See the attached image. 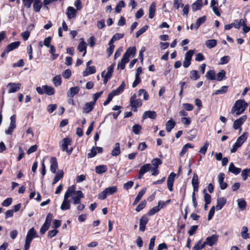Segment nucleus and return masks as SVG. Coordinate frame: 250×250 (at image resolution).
<instances>
[{"label": "nucleus", "instance_id": "obj_1", "mask_svg": "<svg viewBox=\"0 0 250 250\" xmlns=\"http://www.w3.org/2000/svg\"><path fill=\"white\" fill-rule=\"evenodd\" d=\"M76 186L74 185L68 188L61 205L60 208L62 210H66L70 208L71 201L69 200L70 197L72 198V203L74 205L81 203V199L84 198V195L81 190H76Z\"/></svg>", "mask_w": 250, "mask_h": 250}, {"label": "nucleus", "instance_id": "obj_2", "mask_svg": "<svg viewBox=\"0 0 250 250\" xmlns=\"http://www.w3.org/2000/svg\"><path fill=\"white\" fill-rule=\"evenodd\" d=\"M248 104L243 100H238L235 103L234 105L231 109V113H235L236 115H239L245 110Z\"/></svg>", "mask_w": 250, "mask_h": 250}, {"label": "nucleus", "instance_id": "obj_3", "mask_svg": "<svg viewBox=\"0 0 250 250\" xmlns=\"http://www.w3.org/2000/svg\"><path fill=\"white\" fill-rule=\"evenodd\" d=\"M248 137V133L244 132L242 135L239 136L236 143L233 145L230 149L231 153H234L236 151L238 148L240 147L245 142Z\"/></svg>", "mask_w": 250, "mask_h": 250}, {"label": "nucleus", "instance_id": "obj_4", "mask_svg": "<svg viewBox=\"0 0 250 250\" xmlns=\"http://www.w3.org/2000/svg\"><path fill=\"white\" fill-rule=\"evenodd\" d=\"M244 23V19H241L239 21L235 20L232 23L225 25L224 29L226 30H229L233 27L239 29L241 26V24Z\"/></svg>", "mask_w": 250, "mask_h": 250}, {"label": "nucleus", "instance_id": "obj_5", "mask_svg": "<svg viewBox=\"0 0 250 250\" xmlns=\"http://www.w3.org/2000/svg\"><path fill=\"white\" fill-rule=\"evenodd\" d=\"M21 84L20 83H9L7 84L6 87L8 89V93H15L19 91L21 88Z\"/></svg>", "mask_w": 250, "mask_h": 250}, {"label": "nucleus", "instance_id": "obj_6", "mask_svg": "<svg viewBox=\"0 0 250 250\" xmlns=\"http://www.w3.org/2000/svg\"><path fill=\"white\" fill-rule=\"evenodd\" d=\"M137 96L136 94H134L130 99V105L132 108L134 107H139L142 106V100L140 99H136Z\"/></svg>", "mask_w": 250, "mask_h": 250}, {"label": "nucleus", "instance_id": "obj_7", "mask_svg": "<svg viewBox=\"0 0 250 250\" xmlns=\"http://www.w3.org/2000/svg\"><path fill=\"white\" fill-rule=\"evenodd\" d=\"M247 116L243 115L240 117L239 119L236 120L233 124V127L235 130H237L239 128H240V131L241 132L242 128H241V126L247 120Z\"/></svg>", "mask_w": 250, "mask_h": 250}, {"label": "nucleus", "instance_id": "obj_8", "mask_svg": "<svg viewBox=\"0 0 250 250\" xmlns=\"http://www.w3.org/2000/svg\"><path fill=\"white\" fill-rule=\"evenodd\" d=\"M193 55V51L192 50L188 51L185 55L183 62V66L185 68L188 67L191 64V60Z\"/></svg>", "mask_w": 250, "mask_h": 250}, {"label": "nucleus", "instance_id": "obj_9", "mask_svg": "<svg viewBox=\"0 0 250 250\" xmlns=\"http://www.w3.org/2000/svg\"><path fill=\"white\" fill-rule=\"evenodd\" d=\"M71 143V140L68 138H64L62 141V149L63 151H66L69 154H70L72 151V148L70 149H68V146L70 145Z\"/></svg>", "mask_w": 250, "mask_h": 250}, {"label": "nucleus", "instance_id": "obj_10", "mask_svg": "<svg viewBox=\"0 0 250 250\" xmlns=\"http://www.w3.org/2000/svg\"><path fill=\"white\" fill-rule=\"evenodd\" d=\"M151 169V165L150 164H146L142 166L139 170L138 178L141 179L144 174L149 171Z\"/></svg>", "mask_w": 250, "mask_h": 250}, {"label": "nucleus", "instance_id": "obj_11", "mask_svg": "<svg viewBox=\"0 0 250 250\" xmlns=\"http://www.w3.org/2000/svg\"><path fill=\"white\" fill-rule=\"evenodd\" d=\"M149 219L146 215H143L140 219L139 230L144 232L146 229V226L148 223Z\"/></svg>", "mask_w": 250, "mask_h": 250}, {"label": "nucleus", "instance_id": "obj_12", "mask_svg": "<svg viewBox=\"0 0 250 250\" xmlns=\"http://www.w3.org/2000/svg\"><path fill=\"white\" fill-rule=\"evenodd\" d=\"M219 236L217 234H213L210 236L206 238V240L208 245L212 246L218 241Z\"/></svg>", "mask_w": 250, "mask_h": 250}, {"label": "nucleus", "instance_id": "obj_13", "mask_svg": "<svg viewBox=\"0 0 250 250\" xmlns=\"http://www.w3.org/2000/svg\"><path fill=\"white\" fill-rule=\"evenodd\" d=\"M50 171L53 173H56L58 167L56 158L54 157H51L50 159Z\"/></svg>", "mask_w": 250, "mask_h": 250}, {"label": "nucleus", "instance_id": "obj_14", "mask_svg": "<svg viewBox=\"0 0 250 250\" xmlns=\"http://www.w3.org/2000/svg\"><path fill=\"white\" fill-rule=\"evenodd\" d=\"M191 184L193 188V191L197 192L198 190L199 182L198 176L197 174L194 173L192 177Z\"/></svg>", "mask_w": 250, "mask_h": 250}, {"label": "nucleus", "instance_id": "obj_15", "mask_svg": "<svg viewBox=\"0 0 250 250\" xmlns=\"http://www.w3.org/2000/svg\"><path fill=\"white\" fill-rule=\"evenodd\" d=\"M157 116V114L155 111H145L142 116L143 120L147 118H150L152 119H155Z\"/></svg>", "mask_w": 250, "mask_h": 250}, {"label": "nucleus", "instance_id": "obj_16", "mask_svg": "<svg viewBox=\"0 0 250 250\" xmlns=\"http://www.w3.org/2000/svg\"><path fill=\"white\" fill-rule=\"evenodd\" d=\"M94 102L86 103L83 107V112L85 113H88L91 111L94 106Z\"/></svg>", "mask_w": 250, "mask_h": 250}, {"label": "nucleus", "instance_id": "obj_17", "mask_svg": "<svg viewBox=\"0 0 250 250\" xmlns=\"http://www.w3.org/2000/svg\"><path fill=\"white\" fill-rule=\"evenodd\" d=\"M81 42L78 46V50L80 52L84 51L83 56H84L86 53V43L83 41V39H81Z\"/></svg>", "mask_w": 250, "mask_h": 250}, {"label": "nucleus", "instance_id": "obj_18", "mask_svg": "<svg viewBox=\"0 0 250 250\" xmlns=\"http://www.w3.org/2000/svg\"><path fill=\"white\" fill-rule=\"evenodd\" d=\"M227 200L224 197L218 198L217 200L216 209L219 210L222 209L223 206L226 203Z\"/></svg>", "mask_w": 250, "mask_h": 250}, {"label": "nucleus", "instance_id": "obj_19", "mask_svg": "<svg viewBox=\"0 0 250 250\" xmlns=\"http://www.w3.org/2000/svg\"><path fill=\"white\" fill-rule=\"evenodd\" d=\"M36 234V231L34 228H32L30 229L26 235V240H28L29 241L31 242L33 240V239L35 237Z\"/></svg>", "mask_w": 250, "mask_h": 250}, {"label": "nucleus", "instance_id": "obj_20", "mask_svg": "<svg viewBox=\"0 0 250 250\" xmlns=\"http://www.w3.org/2000/svg\"><path fill=\"white\" fill-rule=\"evenodd\" d=\"M203 6V0H197L191 5V9L193 11L200 10Z\"/></svg>", "mask_w": 250, "mask_h": 250}, {"label": "nucleus", "instance_id": "obj_21", "mask_svg": "<svg viewBox=\"0 0 250 250\" xmlns=\"http://www.w3.org/2000/svg\"><path fill=\"white\" fill-rule=\"evenodd\" d=\"M96 72V68L94 66L87 67V68L83 72V77H86L90 74H94Z\"/></svg>", "mask_w": 250, "mask_h": 250}, {"label": "nucleus", "instance_id": "obj_22", "mask_svg": "<svg viewBox=\"0 0 250 250\" xmlns=\"http://www.w3.org/2000/svg\"><path fill=\"white\" fill-rule=\"evenodd\" d=\"M43 89L44 91V94L47 95L51 96L54 94L55 89L51 86H48L47 85H43Z\"/></svg>", "mask_w": 250, "mask_h": 250}, {"label": "nucleus", "instance_id": "obj_23", "mask_svg": "<svg viewBox=\"0 0 250 250\" xmlns=\"http://www.w3.org/2000/svg\"><path fill=\"white\" fill-rule=\"evenodd\" d=\"M125 83L123 81L122 82L121 84L120 85L119 87L117 89L113 90L111 93L115 96L116 95H118L122 93L125 88Z\"/></svg>", "mask_w": 250, "mask_h": 250}, {"label": "nucleus", "instance_id": "obj_24", "mask_svg": "<svg viewBox=\"0 0 250 250\" xmlns=\"http://www.w3.org/2000/svg\"><path fill=\"white\" fill-rule=\"evenodd\" d=\"M80 91V88L78 86L70 88L67 92V96L70 98H72L77 94Z\"/></svg>", "mask_w": 250, "mask_h": 250}, {"label": "nucleus", "instance_id": "obj_25", "mask_svg": "<svg viewBox=\"0 0 250 250\" xmlns=\"http://www.w3.org/2000/svg\"><path fill=\"white\" fill-rule=\"evenodd\" d=\"M241 169L240 168L236 167L234 166L232 163H231L229 167V171L230 172L234 174L237 175L241 172Z\"/></svg>", "mask_w": 250, "mask_h": 250}, {"label": "nucleus", "instance_id": "obj_26", "mask_svg": "<svg viewBox=\"0 0 250 250\" xmlns=\"http://www.w3.org/2000/svg\"><path fill=\"white\" fill-rule=\"evenodd\" d=\"M20 43L21 42L19 41L11 43L10 44L8 45L7 46V47H6V51L10 52V51H12L13 50L18 48L19 47V46L20 45Z\"/></svg>", "mask_w": 250, "mask_h": 250}, {"label": "nucleus", "instance_id": "obj_27", "mask_svg": "<svg viewBox=\"0 0 250 250\" xmlns=\"http://www.w3.org/2000/svg\"><path fill=\"white\" fill-rule=\"evenodd\" d=\"M237 202L238 208L241 210H244L246 209L247 203L244 198L238 199Z\"/></svg>", "mask_w": 250, "mask_h": 250}, {"label": "nucleus", "instance_id": "obj_28", "mask_svg": "<svg viewBox=\"0 0 250 250\" xmlns=\"http://www.w3.org/2000/svg\"><path fill=\"white\" fill-rule=\"evenodd\" d=\"M121 153L120 150V145L119 143H116L115 144V146L114 149L112 150L111 152V155L113 156H117L120 155Z\"/></svg>", "mask_w": 250, "mask_h": 250}, {"label": "nucleus", "instance_id": "obj_29", "mask_svg": "<svg viewBox=\"0 0 250 250\" xmlns=\"http://www.w3.org/2000/svg\"><path fill=\"white\" fill-rule=\"evenodd\" d=\"M176 123L174 121L171 119L167 122L166 123V130L168 132H170L172 129L175 126Z\"/></svg>", "mask_w": 250, "mask_h": 250}, {"label": "nucleus", "instance_id": "obj_30", "mask_svg": "<svg viewBox=\"0 0 250 250\" xmlns=\"http://www.w3.org/2000/svg\"><path fill=\"white\" fill-rule=\"evenodd\" d=\"M107 170V168L105 165H100L95 167V171L97 174H102Z\"/></svg>", "mask_w": 250, "mask_h": 250}, {"label": "nucleus", "instance_id": "obj_31", "mask_svg": "<svg viewBox=\"0 0 250 250\" xmlns=\"http://www.w3.org/2000/svg\"><path fill=\"white\" fill-rule=\"evenodd\" d=\"M63 172L62 170H61L58 171V172L57 173L56 175H55L53 181L52 183L53 185L57 183L60 179H61L63 176Z\"/></svg>", "mask_w": 250, "mask_h": 250}, {"label": "nucleus", "instance_id": "obj_32", "mask_svg": "<svg viewBox=\"0 0 250 250\" xmlns=\"http://www.w3.org/2000/svg\"><path fill=\"white\" fill-rule=\"evenodd\" d=\"M206 45L208 48L214 47L217 44V41L214 39L208 40L206 42Z\"/></svg>", "mask_w": 250, "mask_h": 250}, {"label": "nucleus", "instance_id": "obj_33", "mask_svg": "<svg viewBox=\"0 0 250 250\" xmlns=\"http://www.w3.org/2000/svg\"><path fill=\"white\" fill-rule=\"evenodd\" d=\"M104 190L107 195H110L117 191V188L116 186H112L106 188Z\"/></svg>", "mask_w": 250, "mask_h": 250}, {"label": "nucleus", "instance_id": "obj_34", "mask_svg": "<svg viewBox=\"0 0 250 250\" xmlns=\"http://www.w3.org/2000/svg\"><path fill=\"white\" fill-rule=\"evenodd\" d=\"M206 77L208 80H215L216 79L215 77V72L213 70H209L206 73Z\"/></svg>", "mask_w": 250, "mask_h": 250}, {"label": "nucleus", "instance_id": "obj_35", "mask_svg": "<svg viewBox=\"0 0 250 250\" xmlns=\"http://www.w3.org/2000/svg\"><path fill=\"white\" fill-rule=\"evenodd\" d=\"M200 75L198 74V72L197 70H192L190 73V78L194 81H196L199 79Z\"/></svg>", "mask_w": 250, "mask_h": 250}, {"label": "nucleus", "instance_id": "obj_36", "mask_svg": "<svg viewBox=\"0 0 250 250\" xmlns=\"http://www.w3.org/2000/svg\"><path fill=\"white\" fill-rule=\"evenodd\" d=\"M206 20V17H202L198 19L194 26V29L197 30L201 24L205 22Z\"/></svg>", "mask_w": 250, "mask_h": 250}, {"label": "nucleus", "instance_id": "obj_37", "mask_svg": "<svg viewBox=\"0 0 250 250\" xmlns=\"http://www.w3.org/2000/svg\"><path fill=\"white\" fill-rule=\"evenodd\" d=\"M226 78V72L224 70H221L217 74L216 80L218 81H221Z\"/></svg>", "mask_w": 250, "mask_h": 250}, {"label": "nucleus", "instance_id": "obj_38", "mask_svg": "<svg viewBox=\"0 0 250 250\" xmlns=\"http://www.w3.org/2000/svg\"><path fill=\"white\" fill-rule=\"evenodd\" d=\"M53 82L56 86H60L62 83L61 75L56 76L53 79Z\"/></svg>", "mask_w": 250, "mask_h": 250}, {"label": "nucleus", "instance_id": "obj_39", "mask_svg": "<svg viewBox=\"0 0 250 250\" xmlns=\"http://www.w3.org/2000/svg\"><path fill=\"white\" fill-rule=\"evenodd\" d=\"M136 47L135 46H133L132 47H129L127 49V50H126V51L125 52V53H127V54L128 55V56L129 57L130 56L133 57L136 53Z\"/></svg>", "mask_w": 250, "mask_h": 250}, {"label": "nucleus", "instance_id": "obj_40", "mask_svg": "<svg viewBox=\"0 0 250 250\" xmlns=\"http://www.w3.org/2000/svg\"><path fill=\"white\" fill-rule=\"evenodd\" d=\"M156 10V3L152 2L149 8V16H154Z\"/></svg>", "mask_w": 250, "mask_h": 250}, {"label": "nucleus", "instance_id": "obj_41", "mask_svg": "<svg viewBox=\"0 0 250 250\" xmlns=\"http://www.w3.org/2000/svg\"><path fill=\"white\" fill-rule=\"evenodd\" d=\"M228 86H223L221 89L216 90L214 92L215 95H219V94H222L226 93L228 91Z\"/></svg>", "mask_w": 250, "mask_h": 250}, {"label": "nucleus", "instance_id": "obj_42", "mask_svg": "<svg viewBox=\"0 0 250 250\" xmlns=\"http://www.w3.org/2000/svg\"><path fill=\"white\" fill-rule=\"evenodd\" d=\"M125 6V2L123 0H121L119 1V2L117 4L115 7V12L116 13H119L121 11L122 8L124 7Z\"/></svg>", "mask_w": 250, "mask_h": 250}, {"label": "nucleus", "instance_id": "obj_43", "mask_svg": "<svg viewBox=\"0 0 250 250\" xmlns=\"http://www.w3.org/2000/svg\"><path fill=\"white\" fill-rule=\"evenodd\" d=\"M77 10L73 7L69 6L67 8V16H76L77 14Z\"/></svg>", "mask_w": 250, "mask_h": 250}, {"label": "nucleus", "instance_id": "obj_44", "mask_svg": "<svg viewBox=\"0 0 250 250\" xmlns=\"http://www.w3.org/2000/svg\"><path fill=\"white\" fill-rule=\"evenodd\" d=\"M248 229L246 227H243L242 228V232H241V236L242 237L246 239L249 238V233H248Z\"/></svg>", "mask_w": 250, "mask_h": 250}, {"label": "nucleus", "instance_id": "obj_45", "mask_svg": "<svg viewBox=\"0 0 250 250\" xmlns=\"http://www.w3.org/2000/svg\"><path fill=\"white\" fill-rule=\"evenodd\" d=\"M151 163L155 167H158L162 164V161L159 158H154L152 160Z\"/></svg>", "mask_w": 250, "mask_h": 250}, {"label": "nucleus", "instance_id": "obj_46", "mask_svg": "<svg viewBox=\"0 0 250 250\" xmlns=\"http://www.w3.org/2000/svg\"><path fill=\"white\" fill-rule=\"evenodd\" d=\"M148 28L147 25L144 26L142 28L139 30L136 33V37L138 38L140 36L143 34Z\"/></svg>", "mask_w": 250, "mask_h": 250}, {"label": "nucleus", "instance_id": "obj_47", "mask_svg": "<svg viewBox=\"0 0 250 250\" xmlns=\"http://www.w3.org/2000/svg\"><path fill=\"white\" fill-rule=\"evenodd\" d=\"M113 69H114V65L113 64L109 66L107 68V71L104 76L108 77V78H111V77H112V75L113 72Z\"/></svg>", "mask_w": 250, "mask_h": 250}, {"label": "nucleus", "instance_id": "obj_48", "mask_svg": "<svg viewBox=\"0 0 250 250\" xmlns=\"http://www.w3.org/2000/svg\"><path fill=\"white\" fill-rule=\"evenodd\" d=\"M42 6L41 2L35 1L33 3V7L34 10L36 12H39Z\"/></svg>", "mask_w": 250, "mask_h": 250}, {"label": "nucleus", "instance_id": "obj_49", "mask_svg": "<svg viewBox=\"0 0 250 250\" xmlns=\"http://www.w3.org/2000/svg\"><path fill=\"white\" fill-rule=\"evenodd\" d=\"M141 126L138 124H135L132 126V131L135 134H139L140 130H141Z\"/></svg>", "mask_w": 250, "mask_h": 250}, {"label": "nucleus", "instance_id": "obj_50", "mask_svg": "<svg viewBox=\"0 0 250 250\" xmlns=\"http://www.w3.org/2000/svg\"><path fill=\"white\" fill-rule=\"evenodd\" d=\"M159 207L155 206L152 208L147 213L148 215L151 216L160 210Z\"/></svg>", "mask_w": 250, "mask_h": 250}, {"label": "nucleus", "instance_id": "obj_51", "mask_svg": "<svg viewBox=\"0 0 250 250\" xmlns=\"http://www.w3.org/2000/svg\"><path fill=\"white\" fill-rule=\"evenodd\" d=\"M50 225H48L47 224H46L44 223V224L42 226L41 229H40V233L42 234H43L45 233V232L48 229Z\"/></svg>", "mask_w": 250, "mask_h": 250}, {"label": "nucleus", "instance_id": "obj_52", "mask_svg": "<svg viewBox=\"0 0 250 250\" xmlns=\"http://www.w3.org/2000/svg\"><path fill=\"white\" fill-rule=\"evenodd\" d=\"M12 203V198H7L5 200H4L2 203L1 205L3 207H8Z\"/></svg>", "mask_w": 250, "mask_h": 250}, {"label": "nucleus", "instance_id": "obj_53", "mask_svg": "<svg viewBox=\"0 0 250 250\" xmlns=\"http://www.w3.org/2000/svg\"><path fill=\"white\" fill-rule=\"evenodd\" d=\"M146 205V201H142L137 207L136 208V210L137 212L140 211L142 209H143Z\"/></svg>", "mask_w": 250, "mask_h": 250}, {"label": "nucleus", "instance_id": "obj_54", "mask_svg": "<svg viewBox=\"0 0 250 250\" xmlns=\"http://www.w3.org/2000/svg\"><path fill=\"white\" fill-rule=\"evenodd\" d=\"M38 149V146L36 145L31 146L27 151V154L29 155L35 152Z\"/></svg>", "mask_w": 250, "mask_h": 250}, {"label": "nucleus", "instance_id": "obj_55", "mask_svg": "<svg viewBox=\"0 0 250 250\" xmlns=\"http://www.w3.org/2000/svg\"><path fill=\"white\" fill-rule=\"evenodd\" d=\"M198 227L197 225L192 226L190 227L189 230L188 231V233L189 235L190 236L193 235L195 233V232L196 230H197Z\"/></svg>", "mask_w": 250, "mask_h": 250}, {"label": "nucleus", "instance_id": "obj_56", "mask_svg": "<svg viewBox=\"0 0 250 250\" xmlns=\"http://www.w3.org/2000/svg\"><path fill=\"white\" fill-rule=\"evenodd\" d=\"M52 218H53L52 214H51V213H49L46 217V219H45V221L44 223L46 224H47L48 225H50L51 223L52 220Z\"/></svg>", "mask_w": 250, "mask_h": 250}, {"label": "nucleus", "instance_id": "obj_57", "mask_svg": "<svg viewBox=\"0 0 250 250\" xmlns=\"http://www.w3.org/2000/svg\"><path fill=\"white\" fill-rule=\"evenodd\" d=\"M208 146V143L207 142H206L205 143L204 146L202 147H201V149H200L199 152L205 155L207 152Z\"/></svg>", "mask_w": 250, "mask_h": 250}, {"label": "nucleus", "instance_id": "obj_58", "mask_svg": "<svg viewBox=\"0 0 250 250\" xmlns=\"http://www.w3.org/2000/svg\"><path fill=\"white\" fill-rule=\"evenodd\" d=\"M96 154H97V152H96V149H95V147L93 146L91 148L90 152L88 153L87 157L88 158H93L95 156H96Z\"/></svg>", "mask_w": 250, "mask_h": 250}, {"label": "nucleus", "instance_id": "obj_59", "mask_svg": "<svg viewBox=\"0 0 250 250\" xmlns=\"http://www.w3.org/2000/svg\"><path fill=\"white\" fill-rule=\"evenodd\" d=\"M181 122L185 125H188L191 123V119L189 117H182Z\"/></svg>", "mask_w": 250, "mask_h": 250}, {"label": "nucleus", "instance_id": "obj_60", "mask_svg": "<svg viewBox=\"0 0 250 250\" xmlns=\"http://www.w3.org/2000/svg\"><path fill=\"white\" fill-rule=\"evenodd\" d=\"M57 105L56 104H51L48 105L47 110L49 113H51L57 108Z\"/></svg>", "mask_w": 250, "mask_h": 250}, {"label": "nucleus", "instance_id": "obj_61", "mask_svg": "<svg viewBox=\"0 0 250 250\" xmlns=\"http://www.w3.org/2000/svg\"><path fill=\"white\" fill-rule=\"evenodd\" d=\"M58 233V230L55 229L53 230H50L48 232V237L49 238H52L57 235Z\"/></svg>", "mask_w": 250, "mask_h": 250}, {"label": "nucleus", "instance_id": "obj_62", "mask_svg": "<svg viewBox=\"0 0 250 250\" xmlns=\"http://www.w3.org/2000/svg\"><path fill=\"white\" fill-rule=\"evenodd\" d=\"M229 60V57L228 56H225L222 57L220 59V64H224L227 63Z\"/></svg>", "mask_w": 250, "mask_h": 250}, {"label": "nucleus", "instance_id": "obj_63", "mask_svg": "<svg viewBox=\"0 0 250 250\" xmlns=\"http://www.w3.org/2000/svg\"><path fill=\"white\" fill-rule=\"evenodd\" d=\"M133 184L134 183L133 181H130L124 184V188L126 190H128L132 187Z\"/></svg>", "mask_w": 250, "mask_h": 250}, {"label": "nucleus", "instance_id": "obj_64", "mask_svg": "<svg viewBox=\"0 0 250 250\" xmlns=\"http://www.w3.org/2000/svg\"><path fill=\"white\" fill-rule=\"evenodd\" d=\"M155 236H153L150 239V243L149 244L148 247V250H153L154 247V244H155Z\"/></svg>", "mask_w": 250, "mask_h": 250}]
</instances>
